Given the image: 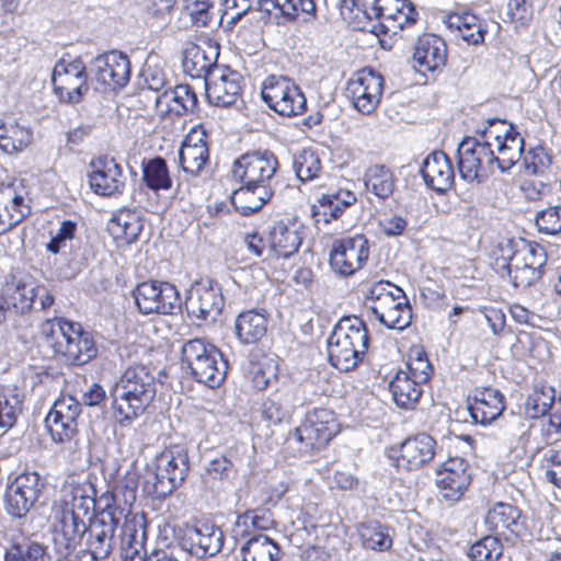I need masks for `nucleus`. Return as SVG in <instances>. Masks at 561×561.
Here are the masks:
<instances>
[{
    "label": "nucleus",
    "instance_id": "nucleus-1",
    "mask_svg": "<svg viewBox=\"0 0 561 561\" xmlns=\"http://www.w3.org/2000/svg\"><path fill=\"white\" fill-rule=\"evenodd\" d=\"M157 393L156 378L145 365L128 367L114 385L113 415L121 426H129L145 413Z\"/></svg>",
    "mask_w": 561,
    "mask_h": 561
},
{
    "label": "nucleus",
    "instance_id": "nucleus-2",
    "mask_svg": "<svg viewBox=\"0 0 561 561\" xmlns=\"http://www.w3.org/2000/svg\"><path fill=\"white\" fill-rule=\"evenodd\" d=\"M41 333L54 355L69 365H84L98 354L92 334L84 331L80 323L54 318L42 324Z\"/></svg>",
    "mask_w": 561,
    "mask_h": 561
},
{
    "label": "nucleus",
    "instance_id": "nucleus-3",
    "mask_svg": "<svg viewBox=\"0 0 561 561\" xmlns=\"http://www.w3.org/2000/svg\"><path fill=\"white\" fill-rule=\"evenodd\" d=\"M545 264L542 248L506 240L499 244L492 267L501 277H508L515 287L526 288L541 278Z\"/></svg>",
    "mask_w": 561,
    "mask_h": 561
},
{
    "label": "nucleus",
    "instance_id": "nucleus-4",
    "mask_svg": "<svg viewBox=\"0 0 561 561\" xmlns=\"http://www.w3.org/2000/svg\"><path fill=\"white\" fill-rule=\"evenodd\" d=\"M368 346L365 322L358 317L342 318L328 339L329 362L341 371H350L364 359Z\"/></svg>",
    "mask_w": 561,
    "mask_h": 561
},
{
    "label": "nucleus",
    "instance_id": "nucleus-5",
    "mask_svg": "<svg viewBox=\"0 0 561 561\" xmlns=\"http://www.w3.org/2000/svg\"><path fill=\"white\" fill-rule=\"evenodd\" d=\"M190 470L185 446L171 445L156 456L152 466L147 467L145 490L156 497H164L178 489Z\"/></svg>",
    "mask_w": 561,
    "mask_h": 561
},
{
    "label": "nucleus",
    "instance_id": "nucleus-6",
    "mask_svg": "<svg viewBox=\"0 0 561 561\" xmlns=\"http://www.w3.org/2000/svg\"><path fill=\"white\" fill-rule=\"evenodd\" d=\"M182 365L194 380L209 388L220 386L228 369V362L224 358L222 353L202 339H194L184 343Z\"/></svg>",
    "mask_w": 561,
    "mask_h": 561
},
{
    "label": "nucleus",
    "instance_id": "nucleus-7",
    "mask_svg": "<svg viewBox=\"0 0 561 561\" xmlns=\"http://www.w3.org/2000/svg\"><path fill=\"white\" fill-rule=\"evenodd\" d=\"M460 176L470 184L484 182L495 168V154L489 139L466 137L457 149Z\"/></svg>",
    "mask_w": 561,
    "mask_h": 561
},
{
    "label": "nucleus",
    "instance_id": "nucleus-8",
    "mask_svg": "<svg viewBox=\"0 0 561 561\" xmlns=\"http://www.w3.org/2000/svg\"><path fill=\"white\" fill-rule=\"evenodd\" d=\"M263 101L283 116H296L307 108V100L299 87L288 77L268 76L262 83Z\"/></svg>",
    "mask_w": 561,
    "mask_h": 561
},
{
    "label": "nucleus",
    "instance_id": "nucleus-9",
    "mask_svg": "<svg viewBox=\"0 0 561 561\" xmlns=\"http://www.w3.org/2000/svg\"><path fill=\"white\" fill-rule=\"evenodd\" d=\"M506 122L500 118H488L485 126L479 130L482 138L496 141L497 154L495 168L501 172L510 171L524 153V138L514 130L513 125L505 127Z\"/></svg>",
    "mask_w": 561,
    "mask_h": 561
},
{
    "label": "nucleus",
    "instance_id": "nucleus-10",
    "mask_svg": "<svg viewBox=\"0 0 561 561\" xmlns=\"http://www.w3.org/2000/svg\"><path fill=\"white\" fill-rule=\"evenodd\" d=\"M89 69L81 59L59 60L51 76L57 98L67 104L80 103L89 91Z\"/></svg>",
    "mask_w": 561,
    "mask_h": 561
},
{
    "label": "nucleus",
    "instance_id": "nucleus-11",
    "mask_svg": "<svg viewBox=\"0 0 561 561\" xmlns=\"http://www.w3.org/2000/svg\"><path fill=\"white\" fill-rule=\"evenodd\" d=\"M336 432L333 413L327 409H317L307 414L289 442L299 444L301 453H310L324 447Z\"/></svg>",
    "mask_w": 561,
    "mask_h": 561
},
{
    "label": "nucleus",
    "instance_id": "nucleus-12",
    "mask_svg": "<svg viewBox=\"0 0 561 561\" xmlns=\"http://www.w3.org/2000/svg\"><path fill=\"white\" fill-rule=\"evenodd\" d=\"M91 81L96 90H116L124 88L130 79V62L127 55L112 50L92 59L89 67Z\"/></svg>",
    "mask_w": 561,
    "mask_h": 561
},
{
    "label": "nucleus",
    "instance_id": "nucleus-13",
    "mask_svg": "<svg viewBox=\"0 0 561 561\" xmlns=\"http://www.w3.org/2000/svg\"><path fill=\"white\" fill-rule=\"evenodd\" d=\"M133 296L139 311L144 314H171L181 307L180 293L169 282H142L134 289Z\"/></svg>",
    "mask_w": 561,
    "mask_h": 561
},
{
    "label": "nucleus",
    "instance_id": "nucleus-14",
    "mask_svg": "<svg viewBox=\"0 0 561 561\" xmlns=\"http://www.w3.org/2000/svg\"><path fill=\"white\" fill-rule=\"evenodd\" d=\"M122 514L119 507L106 504L105 508L88 520L87 546L93 560L107 558L112 552L114 534Z\"/></svg>",
    "mask_w": 561,
    "mask_h": 561
},
{
    "label": "nucleus",
    "instance_id": "nucleus-15",
    "mask_svg": "<svg viewBox=\"0 0 561 561\" xmlns=\"http://www.w3.org/2000/svg\"><path fill=\"white\" fill-rule=\"evenodd\" d=\"M278 160L270 150H253L239 157L232 167L233 178L242 184L271 186Z\"/></svg>",
    "mask_w": 561,
    "mask_h": 561
},
{
    "label": "nucleus",
    "instance_id": "nucleus-16",
    "mask_svg": "<svg viewBox=\"0 0 561 561\" xmlns=\"http://www.w3.org/2000/svg\"><path fill=\"white\" fill-rule=\"evenodd\" d=\"M368 256V240L364 234H356L333 242L329 263L335 274L347 277L359 271Z\"/></svg>",
    "mask_w": 561,
    "mask_h": 561
},
{
    "label": "nucleus",
    "instance_id": "nucleus-17",
    "mask_svg": "<svg viewBox=\"0 0 561 561\" xmlns=\"http://www.w3.org/2000/svg\"><path fill=\"white\" fill-rule=\"evenodd\" d=\"M383 78L371 68L357 71L346 84V95L353 106L364 115H370L380 103Z\"/></svg>",
    "mask_w": 561,
    "mask_h": 561
},
{
    "label": "nucleus",
    "instance_id": "nucleus-18",
    "mask_svg": "<svg viewBox=\"0 0 561 561\" xmlns=\"http://www.w3.org/2000/svg\"><path fill=\"white\" fill-rule=\"evenodd\" d=\"M81 403L73 397L57 399L45 419V426L56 444L71 443L78 435Z\"/></svg>",
    "mask_w": 561,
    "mask_h": 561
},
{
    "label": "nucleus",
    "instance_id": "nucleus-19",
    "mask_svg": "<svg viewBox=\"0 0 561 561\" xmlns=\"http://www.w3.org/2000/svg\"><path fill=\"white\" fill-rule=\"evenodd\" d=\"M224 305L221 288L211 279L195 282L187 290L186 311L198 320L216 321Z\"/></svg>",
    "mask_w": 561,
    "mask_h": 561
},
{
    "label": "nucleus",
    "instance_id": "nucleus-20",
    "mask_svg": "<svg viewBox=\"0 0 561 561\" xmlns=\"http://www.w3.org/2000/svg\"><path fill=\"white\" fill-rule=\"evenodd\" d=\"M44 482L35 472L19 474L5 493V510L13 517H23L38 500Z\"/></svg>",
    "mask_w": 561,
    "mask_h": 561
},
{
    "label": "nucleus",
    "instance_id": "nucleus-21",
    "mask_svg": "<svg viewBox=\"0 0 561 561\" xmlns=\"http://www.w3.org/2000/svg\"><path fill=\"white\" fill-rule=\"evenodd\" d=\"M53 517L54 540L58 552L68 556L80 546L88 529V520L56 505L53 506Z\"/></svg>",
    "mask_w": 561,
    "mask_h": 561
},
{
    "label": "nucleus",
    "instance_id": "nucleus-22",
    "mask_svg": "<svg viewBox=\"0 0 561 561\" xmlns=\"http://www.w3.org/2000/svg\"><path fill=\"white\" fill-rule=\"evenodd\" d=\"M471 482L468 462L462 458H449L436 470V485L446 501L457 502Z\"/></svg>",
    "mask_w": 561,
    "mask_h": 561
},
{
    "label": "nucleus",
    "instance_id": "nucleus-23",
    "mask_svg": "<svg viewBox=\"0 0 561 561\" xmlns=\"http://www.w3.org/2000/svg\"><path fill=\"white\" fill-rule=\"evenodd\" d=\"M219 49V44L208 37L188 44L184 49L182 61L184 72L192 78L204 79L206 82L210 72L221 67L217 64Z\"/></svg>",
    "mask_w": 561,
    "mask_h": 561
},
{
    "label": "nucleus",
    "instance_id": "nucleus-24",
    "mask_svg": "<svg viewBox=\"0 0 561 561\" xmlns=\"http://www.w3.org/2000/svg\"><path fill=\"white\" fill-rule=\"evenodd\" d=\"M206 98L216 106L233 104L241 91V76L227 66L216 68L205 82Z\"/></svg>",
    "mask_w": 561,
    "mask_h": 561
},
{
    "label": "nucleus",
    "instance_id": "nucleus-25",
    "mask_svg": "<svg viewBox=\"0 0 561 561\" xmlns=\"http://www.w3.org/2000/svg\"><path fill=\"white\" fill-rule=\"evenodd\" d=\"M394 289L399 299L390 295L377 294V302L371 307V311L388 329L403 330L411 323L412 310L404 291L400 287Z\"/></svg>",
    "mask_w": 561,
    "mask_h": 561
},
{
    "label": "nucleus",
    "instance_id": "nucleus-26",
    "mask_svg": "<svg viewBox=\"0 0 561 561\" xmlns=\"http://www.w3.org/2000/svg\"><path fill=\"white\" fill-rule=\"evenodd\" d=\"M90 186L102 196L121 194L126 184L122 167L110 157H100L91 162Z\"/></svg>",
    "mask_w": 561,
    "mask_h": 561
},
{
    "label": "nucleus",
    "instance_id": "nucleus-27",
    "mask_svg": "<svg viewBox=\"0 0 561 561\" xmlns=\"http://www.w3.org/2000/svg\"><path fill=\"white\" fill-rule=\"evenodd\" d=\"M224 546L221 529L210 523H201L186 528L182 547L197 558L213 557Z\"/></svg>",
    "mask_w": 561,
    "mask_h": 561
},
{
    "label": "nucleus",
    "instance_id": "nucleus-28",
    "mask_svg": "<svg viewBox=\"0 0 561 561\" xmlns=\"http://www.w3.org/2000/svg\"><path fill=\"white\" fill-rule=\"evenodd\" d=\"M62 499L54 505L67 508L83 519L93 518L92 512L95 508L96 490L89 480L66 482L61 489Z\"/></svg>",
    "mask_w": 561,
    "mask_h": 561
},
{
    "label": "nucleus",
    "instance_id": "nucleus-29",
    "mask_svg": "<svg viewBox=\"0 0 561 561\" xmlns=\"http://www.w3.org/2000/svg\"><path fill=\"white\" fill-rule=\"evenodd\" d=\"M504 409V396L495 388H476L468 398V411L477 424H491L502 415Z\"/></svg>",
    "mask_w": 561,
    "mask_h": 561
},
{
    "label": "nucleus",
    "instance_id": "nucleus-30",
    "mask_svg": "<svg viewBox=\"0 0 561 561\" xmlns=\"http://www.w3.org/2000/svg\"><path fill=\"white\" fill-rule=\"evenodd\" d=\"M436 442L424 433L408 437L399 448L397 467L404 470H416L428 463L435 456Z\"/></svg>",
    "mask_w": 561,
    "mask_h": 561
},
{
    "label": "nucleus",
    "instance_id": "nucleus-31",
    "mask_svg": "<svg viewBox=\"0 0 561 561\" xmlns=\"http://www.w3.org/2000/svg\"><path fill=\"white\" fill-rule=\"evenodd\" d=\"M3 561H48L50 556L44 543L12 530L4 536Z\"/></svg>",
    "mask_w": 561,
    "mask_h": 561
},
{
    "label": "nucleus",
    "instance_id": "nucleus-32",
    "mask_svg": "<svg viewBox=\"0 0 561 561\" xmlns=\"http://www.w3.org/2000/svg\"><path fill=\"white\" fill-rule=\"evenodd\" d=\"M420 172L425 184L436 192H446L454 183L451 162L443 151L430 153L422 162Z\"/></svg>",
    "mask_w": 561,
    "mask_h": 561
},
{
    "label": "nucleus",
    "instance_id": "nucleus-33",
    "mask_svg": "<svg viewBox=\"0 0 561 561\" xmlns=\"http://www.w3.org/2000/svg\"><path fill=\"white\" fill-rule=\"evenodd\" d=\"M37 282L30 275L13 277L2 289L3 302L7 309L18 313L30 311L35 302Z\"/></svg>",
    "mask_w": 561,
    "mask_h": 561
},
{
    "label": "nucleus",
    "instance_id": "nucleus-34",
    "mask_svg": "<svg viewBox=\"0 0 561 561\" xmlns=\"http://www.w3.org/2000/svg\"><path fill=\"white\" fill-rule=\"evenodd\" d=\"M204 133L188 134L179 150L181 169L192 175H198L209 160V150Z\"/></svg>",
    "mask_w": 561,
    "mask_h": 561
},
{
    "label": "nucleus",
    "instance_id": "nucleus-35",
    "mask_svg": "<svg viewBox=\"0 0 561 561\" xmlns=\"http://www.w3.org/2000/svg\"><path fill=\"white\" fill-rule=\"evenodd\" d=\"M30 213L24 197L12 185L0 186V234L13 229Z\"/></svg>",
    "mask_w": 561,
    "mask_h": 561
},
{
    "label": "nucleus",
    "instance_id": "nucleus-36",
    "mask_svg": "<svg viewBox=\"0 0 561 561\" xmlns=\"http://www.w3.org/2000/svg\"><path fill=\"white\" fill-rule=\"evenodd\" d=\"M414 61L424 70L435 71L445 66L447 49L444 39L434 34L419 37L413 53Z\"/></svg>",
    "mask_w": 561,
    "mask_h": 561
},
{
    "label": "nucleus",
    "instance_id": "nucleus-37",
    "mask_svg": "<svg viewBox=\"0 0 561 561\" xmlns=\"http://www.w3.org/2000/svg\"><path fill=\"white\" fill-rule=\"evenodd\" d=\"M485 525L490 531L503 536L511 534L518 537L524 529L518 510L511 504L502 502L496 503L488 511Z\"/></svg>",
    "mask_w": 561,
    "mask_h": 561
},
{
    "label": "nucleus",
    "instance_id": "nucleus-38",
    "mask_svg": "<svg viewBox=\"0 0 561 561\" xmlns=\"http://www.w3.org/2000/svg\"><path fill=\"white\" fill-rule=\"evenodd\" d=\"M355 202V194L348 190L323 194L318 198V203L312 205V217L317 224L320 220L329 224L332 219H337Z\"/></svg>",
    "mask_w": 561,
    "mask_h": 561
},
{
    "label": "nucleus",
    "instance_id": "nucleus-39",
    "mask_svg": "<svg viewBox=\"0 0 561 561\" xmlns=\"http://www.w3.org/2000/svg\"><path fill=\"white\" fill-rule=\"evenodd\" d=\"M267 242L268 256L286 259L298 251L301 237L284 222H275L267 232Z\"/></svg>",
    "mask_w": 561,
    "mask_h": 561
},
{
    "label": "nucleus",
    "instance_id": "nucleus-40",
    "mask_svg": "<svg viewBox=\"0 0 561 561\" xmlns=\"http://www.w3.org/2000/svg\"><path fill=\"white\" fill-rule=\"evenodd\" d=\"M271 186L242 184L231 195V203L242 215L260 210L272 197Z\"/></svg>",
    "mask_w": 561,
    "mask_h": 561
},
{
    "label": "nucleus",
    "instance_id": "nucleus-41",
    "mask_svg": "<svg viewBox=\"0 0 561 561\" xmlns=\"http://www.w3.org/2000/svg\"><path fill=\"white\" fill-rule=\"evenodd\" d=\"M393 402L402 409H413L422 396V383L412 379L410 374L399 370L389 382Z\"/></svg>",
    "mask_w": 561,
    "mask_h": 561
},
{
    "label": "nucleus",
    "instance_id": "nucleus-42",
    "mask_svg": "<svg viewBox=\"0 0 561 561\" xmlns=\"http://www.w3.org/2000/svg\"><path fill=\"white\" fill-rule=\"evenodd\" d=\"M240 551L243 561H277L280 554L276 541L261 533L247 539Z\"/></svg>",
    "mask_w": 561,
    "mask_h": 561
},
{
    "label": "nucleus",
    "instance_id": "nucleus-43",
    "mask_svg": "<svg viewBox=\"0 0 561 561\" xmlns=\"http://www.w3.org/2000/svg\"><path fill=\"white\" fill-rule=\"evenodd\" d=\"M364 182L367 191L380 199H387L394 192L397 178L386 165L374 164L366 170Z\"/></svg>",
    "mask_w": 561,
    "mask_h": 561
},
{
    "label": "nucleus",
    "instance_id": "nucleus-44",
    "mask_svg": "<svg viewBox=\"0 0 561 561\" xmlns=\"http://www.w3.org/2000/svg\"><path fill=\"white\" fill-rule=\"evenodd\" d=\"M112 236L124 243L136 241L142 230V222L135 210L122 209L110 224Z\"/></svg>",
    "mask_w": 561,
    "mask_h": 561
},
{
    "label": "nucleus",
    "instance_id": "nucleus-45",
    "mask_svg": "<svg viewBox=\"0 0 561 561\" xmlns=\"http://www.w3.org/2000/svg\"><path fill=\"white\" fill-rule=\"evenodd\" d=\"M24 394L16 386L0 388V427L9 430L23 410Z\"/></svg>",
    "mask_w": 561,
    "mask_h": 561
},
{
    "label": "nucleus",
    "instance_id": "nucleus-46",
    "mask_svg": "<svg viewBox=\"0 0 561 561\" xmlns=\"http://www.w3.org/2000/svg\"><path fill=\"white\" fill-rule=\"evenodd\" d=\"M271 3L278 8L282 18L287 22L301 19L305 23H311L317 19V4L314 0H263V5Z\"/></svg>",
    "mask_w": 561,
    "mask_h": 561
},
{
    "label": "nucleus",
    "instance_id": "nucleus-47",
    "mask_svg": "<svg viewBox=\"0 0 561 561\" xmlns=\"http://www.w3.org/2000/svg\"><path fill=\"white\" fill-rule=\"evenodd\" d=\"M236 334L244 344L260 341L266 333V318L255 311H247L238 316L234 323Z\"/></svg>",
    "mask_w": 561,
    "mask_h": 561
},
{
    "label": "nucleus",
    "instance_id": "nucleus-48",
    "mask_svg": "<svg viewBox=\"0 0 561 561\" xmlns=\"http://www.w3.org/2000/svg\"><path fill=\"white\" fill-rule=\"evenodd\" d=\"M32 130L18 122L0 124V148L7 153L24 150L32 142Z\"/></svg>",
    "mask_w": 561,
    "mask_h": 561
},
{
    "label": "nucleus",
    "instance_id": "nucleus-49",
    "mask_svg": "<svg viewBox=\"0 0 561 561\" xmlns=\"http://www.w3.org/2000/svg\"><path fill=\"white\" fill-rule=\"evenodd\" d=\"M146 534L135 525L125 523L122 536L123 561H145L148 553L145 550Z\"/></svg>",
    "mask_w": 561,
    "mask_h": 561
},
{
    "label": "nucleus",
    "instance_id": "nucleus-50",
    "mask_svg": "<svg viewBox=\"0 0 561 561\" xmlns=\"http://www.w3.org/2000/svg\"><path fill=\"white\" fill-rule=\"evenodd\" d=\"M394 8L386 5L387 0H374L373 12L376 19L397 21L402 28L404 23L415 22V9L408 0H393Z\"/></svg>",
    "mask_w": 561,
    "mask_h": 561
},
{
    "label": "nucleus",
    "instance_id": "nucleus-51",
    "mask_svg": "<svg viewBox=\"0 0 561 561\" xmlns=\"http://www.w3.org/2000/svg\"><path fill=\"white\" fill-rule=\"evenodd\" d=\"M142 179L152 191H167L172 187V179L167 162L161 157H156L142 163Z\"/></svg>",
    "mask_w": 561,
    "mask_h": 561
},
{
    "label": "nucleus",
    "instance_id": "nucleus-52",
    "mask_svg": "<svg viewBox=\"0 0 561 561\" xmlns=\"http://www.w3.org/2000/svg\"><path fill=\"white\" fill-rule=\"evenodd\" d=\"M358 533L363 546L367 549L386 551L392 546L389 528L377 522L362 524L358 528Z\"/></svg>",
    "mask_w": 561,
    "mask_h": 561
},
{
    "label": "nucleus",
    "instance_id": "nucleus-53",
    "mask_svg": "<svg viewBox=\"0 0 561 561\" xmlns=\"http://www.w3.org/2000/svg\"><path fill=\"white\" fill-rule=\"evenodd\" d=\"M556 399V391L550 386L536 387L527 397L525 402V413L530 419H538L546 415Z\"/></svg>",
    "mask_w": 561,
    "mask_h": 561
},
{
    "label": "nucleus",
    "instance_id": "nucleus-54",
    "mask_svg": "<svg viewBox=\"0 0 561 561\" xmlns=\"http://www.w3.org/2000/svg\"><path fill=\"white\" fill-rule=\"evenodd\" d=\"M293 168L301 182L314 180L322 170L319 156L310 149H305L295 154Z\"/></svg>",
    "mask_w": 561,
    "mask_h": 561
},
{
    "label": "nucleus",
    "instance_id": "nucleus-55",
    "mask_svg": "<svg viewBox=\"0 0 561 561\" xmlns=\"http://www.w3.org/2000/svg\"><path fill=\"white\" fill-rule=\"evenodd\" d=\"M502 549L497 537L485 536L470 547L468 557L472 561H494L502 556Z\"/></svg>",
    "mask_w": 561,
    "mask_h": 561
},
{
    "label": "nucleus",
    "instance_id": "nucleus-56",
    "mask_svg": "<svg viewBox=\"0 0 561 561\" xmlns=\"http://www.w3.org/2000/svg\"><path fill=\"white\" fill-rule=\"evenodd\" d=\"M551 164V156L542 146H537L525 152L523 165L529 175H539Z\"/></svg>",
    "mask_w": 561,
    "mask_h": 561
},
{
    "label": "nucleus",
    "instance_id": "nucleus-57",
    "mask_svg": "<svg viewBox=\"0 0 561 561\" xmlns=\"http://www.w3.org/2000/svg\"><path fill=\"white\" fill-rule=\"evenodd\" d=\"M407 366L409 369L407 373L417 382L423 385L431 378L433 368L423 350L412 351Z\"/></svg>",
    "mask_w": 561,
    "mask_h": 561
},
{
    "label": "nucleus",
    "instance_id": "nucleus-58",
    "mask_svg": "<svg viewBox=\"0 0 561 561\" xmlns=\"http://www.w3.org/2000/svg\"><path fill=\"white\" fill-rule=\"evenodd\" d=\"M290 414V404L282 394L268 397L263 402V415L273 423H280Z\"/></svg>",
    "mask_w": 561,
    "mask_h": 561
},
{
    "label": "nucleus",
    "instance_id": "nucleus-59",
    "mask_svg": "<svg viewBox=\"0 0 561 561\" xmlns=\"http://www.w3.org/2000/svg\"><path fill=\"white\" fill-rule=\"evenodd\" d=\"M184 12L193 24L206 26L211 19L213 0H184Z\"/></svg>",
    "mask_w": 561,
    "mask_h": 561
},
{
    "label": "nucleus",
    "instance_id": "nucleus-60",
    "mask_svg": "<svg viewBox=\"0 0 561 561\" xmlns=\"http://www.w3.org/2000/svg\"><path fill=\"white\" fill-rule=\"evenodd\" d=\"M536 226L540 232L556 234L561 231V207L549 206L536 216Z\"/></svg>",
    "mask_w": 561,
    "mask_h": 561
},
{
    "label": "nucleus",
    "instance_id": "nucleus-61",
    "mask_svg": "<svg viewBox=\"0 0 561 561\" xmlns=\"http://www.w3.org/2000/svg\"><path fill=\"white\" fill-rule=\"evenodd\" d=\"M237 469L227 456L211 459L206 466V477L214 481H225L232 478Z\"/></svg>",
    "mask_w": 561,
    "mask_h": 561
},
{
    "label": "nucleus",
    "instance_id": "nucleus-62",
    "mask_svg": "<svg viewBox=\"0 0 561 561\" xmlns=\"http://www.w3.org/2000/svg\"><path fill=\"white\" fill-rule=\"evenodd\" d=\"M175 106L173 112L181 115L193 112L197 106V96L193 89L187 84H179L174 87Z\"/></svg>",
    "mask_w": 561,
    "mask_h": 561
},
{
    "label": "nucleus",
    "instance_id": "nucleus-63",
    "mask_svg": "<svg viewBox=\"0 0 561 561\" xmlns=\"http://www.w3.org/2000/svg\"><path fill=\"white\" fill-rule=\"evenodd\" d=\"M546 479L561 489V448H549L543 454Z\"/></svg>",
    "mask_w": 561,
    "mask_h": 561
},
{
    "label": "nucleus",
    "instance_id": "nucleus-64",
    "mask_svg": "<svg viewBox=\"0 0 561 561\" xmlns=\"http://www.w3.org/2000/svg\"><path fill=\"white\" fill-rule=\"evenodd\" d=\"M221 19H227V24L233 26L237 24L251 9V0H222Z\"/></svg>",
    "mask_w": 561,
    "mask_h": 561
}]
</instances>
